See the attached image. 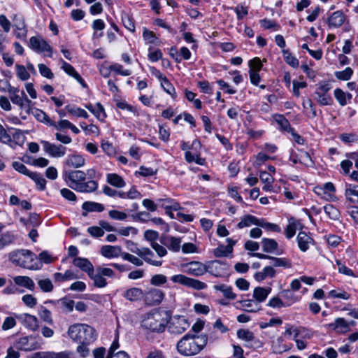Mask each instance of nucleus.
Instances as JSON below:
<instances>
[{
  "instance_id": "1",
  "label": "nucleus",
  "mask_w": 358,
  "mask_h": 358,
  "mask_svg": "<svg viewBox=\"0 0 358 358\" xmlns=\"http://www.w3.org/2000/svg\"><path fill=\"white\" fill-rule=\"evenodd\" d=\"M208 343V335L201 334L185 335L177 343L178 352L186 357L193 356L199 353Z\"/></svg>"
},
{
  "instance_id": "2",
  "label": "nucleus",
  "mask_w": 358,
  "mask_h": 358,
  "mask_svg": "<svg viewBox=\"0 0 358 358\" xmlns=\"http://www.w3.org/2000/svg\"><path fill=\"white\" fill-rule=\"evenodd\" d=\"M65 181L69 187L80 192H93L98 188V183L94 180L85 182L86 173L82 171H71L65 173Z\"/></svg>"
},
{
  "instance_id": "3",
  "label": "nucleus",
  "mask_w": 358,
  "mask_h": 358,
  "mask_svg": "<svg viewBox=\"0 0 358 358\" xmlns=\"http://www.w3.org/2000/svg\"><path fill=\"white\" fill-rule=\"evenodd\" d=\"M170 319L168 311L153 310L146 314L141 326L153 332H163Z\"/></svg>"
},
{
  "instance_id": "4",
  "label": "nucleus",
  "mask_w": 358,
  "mask_h": 358,
  "mask_svg": "<svg viewBox=\"0 0 358 358\" xmlns=\"http://www.w3.org/2000/svg\"><path fill=\"white\" fill-rule=\"evenodd\" d=\"M68 335L77 343H91L96 338V331L93 327L80 323L71 325L68 329Z\"/></svg>"
},
{
  "instance_id": "5",
  "label": "nucleus",
  "mask_w": 358,
  "mask_h": 358,
  "mask_svg": "<svg viewBox=\"0 0 358 358\" xmlns=\"http://www.w3.org/2000/svg\"><path fill=\"white\" fill-rule=\"evenodd\" d=\"M37 259L36 255L29 250L20 249L10 252L8 254V259L15 266L29 269H39L34 261Z\"/></svg>"
},
{
  "instance_id": "6",
  "label": "nucleus",
  "mask_w": 358,
  "mask_h": 358,
  "mask_svg": "<svg viewBox=\"0 0 358 358\" xmlns=\"http://www.w3.org/2000/svg\"><path fill=\"white\" fill-rule=\"evenodd\" d=\"M41 341L38 336H24L16 341L15 346L20 350L31 351L41 348Z\"/></svg>"
},
{
  "instance_id": "7",
  "label": "nucleus",
  "mask_w": 358,
  "mask_h": 358,
  "mask_svg": "<svg viewBox=\"0 0 358 358\" xmlns=\"http://www.w3.org/2000/svg\"><path fill=\"white\" fill-rule=\"evenodd\" d=\"M170 320L169 331L171 334H181L189 327L187 319L183 315H175Z\"/></svg>"
},
{
  "instance_id": "8",
  "label": "nucleus",
  "mask_w": 358,
  "mask_h": 358,
  "mask_svg": "<svg viewBox=\"0 0 358 358\" xmlns=\"http://www.w3.org/2000/svg\"><path fill=\"white\" fill-rule=\"evenodd\" d=\"M229 265L220 260L209 261L206 263L207 272L215 277H224L229 270Z\"/></svg>"
},
{
  "instance_id": "9",
  "label": "nucleus",
  "mask_w": 358,
  "mask_h": 358,
  "mask_svg": "<svg viewBox=\"0 0 358 358\" xmlns=\"http://www.w3.org/2000/svg\"><path fill=\"white\" fill-rule=\"evenodd\" d=\"M29 46L35 52L38 53L48 52V57H52V48L50 45L39 36H32L29 39Z\"/></svg>"
},
{
  "instance_id": "10",
  "label": "nucleus",
  "mask_w": 358,
  "mask_h": 358,
  "mask_svg": "<svg viewBox=\"0 0 358 358\" xmlns=\"http://www.w3.org/2000/svg\"><path fill=\"white\" fill-rule=\"evenodd\" d=\"M250 256L255 257L262 259H270L273 262V265L275 267H284L288 268L292 267L291 261L287 258L275 257L268 255L258 252L251 253Z\"/></svg>"
},
{
  "instance_id": "11",
  "label": "nucleus",
  "mask_w": 358,
  "mask_h": 358,
  "mask_svg": "<svg viewBox=\"0 0 358 358\" xmlns=\"http://www.w3.org/2000/svg\"><path fill=\"white\" fill-rule=\"evenodd\" d=\"M261 245L264 252L275 255H280L284 253V250L280 248L278 242L273 238H263Z\"/></svg>"
},
{
  "instance_id": "12",
  "label": "nucleus",
  "mask_w": 358,
  "mask_h": 358,
  "mask_svg": "<svg viewBox=\"0 0 358 358\" xmlns=\"http://www.w3.org/2000/svg\"><path fill=\"white\" fill-rule=\"evenodd\" d=\"M144 298L147 305L157 306L164 299V294L160 289L152 288L144 294Z\"/></svg>"
},
{
  "instance_id": "13",
  "label": "nucleus",
  "mask_w": 358,
  "mask_h": 358,
  "mask_svg": "<svg viewBox=\"0 0 358 358\" xmlns=\"http://www.w3.org/2000/svg\"><path fill=\"white\" fill-rule=\"evenodd\" d=\"M131 252L136 254L138 256L143 258L145 262L152 266H160L162 264V261H157L152 259L155 255L148 248H136V250H131Z\"/></svg>"
},
{
  "instance_id": "14",
  "label": "nucleus",
  "mask_w": 358,
  "mask_h": 358,
  "mask_svg": "<svg viewBox=\"0 0 358 358\" xmlns=\"http://www.w3.org/2000/svg\"><path fill=\"white\" fill-rule=\"evenodd\" d=\"M41 143L45 152L53 157H61L66 154V148L62 145L52 144L46 141H42Z\"/></svg>"
},
{
  "instance_id": "15",
  "label": "nucleus",
  "mask_w": 358,
  "mask_h": 358,
  "mask_svg": "<svg viewBox=\"0 0 358 358\" xmlns=\"http://www.w3.org/2000/svg\"><path fill=\"white\" fill-rule=\"evenodd\" d=\"M324 327L339 334H345L350 331V324L343 317L336 318L334 322L325 324Z\"/></svg>"
},
{
  "instance_id": "16",
  "label": "nucleus",
  "mask_w": 358,
  "mask_h": 358,
  "mask_svg": "<svg viewBox=\"0 0 358 358\" xmlns=\"http://www.w3.org/2000/svg\"><path fill=\"white\" fill-rule=\"evenodd\" d=\"M160 243L167 247L169 250L177 252L180 250L181 240L170 236H162L160 238Z\"/></svg>"
},
{
  "instance_id": "17",
  "label": "nucleus",
  "mask_w": 358,
  "mask_h": 358,
  "mask_svg": "<svg viewBox=\"0 0 358 358\" xmlns=\"http://www.w3.org/2000/svg\"><path fill=\"white\" fill-rule=\"evenodd\" d=\"M207 272L206 264L199 262H192L187 265V273L194 276H200Z\"/></svg>"
},
{
  "instance_id": "18",
  "label": "nucleus",
  "mask_w": 358,
  "mask_h": 358,
  "mask_svg": "<svg viewBox=\"0 0 358 358\" xmlns=\"http://www.w3.org/2000/svg\"><path fill=\"white\" fill-rule=\"evenodd\" d=\"M345 21V15L341 10L334 12L327 19V23L329 27L338 28L341 27Z\"/></svg>"
},
{
  "instance_id": "19",
  "label": "nucleus",
  "mask_w": 358,
  "mask_h": 358,
  "mask_svg": "<svg viewBox=\"0 0 358 358\" xmlns=\"http://www.w3.org/2000/svg\"><path fill=\"white\" fill-rule=\"evenodd\" d=\"M296 239L299 248L302 252L307 251L309 245L314 243V240L305 231H300Z\"/></svg>"
},
{
  "instance_id": "20",
  "label": "nucleus",
  "mask_w": 358,
  "mask_h": 358,
  "mask_svg": "<svg viewBox=\"0 0 358 358\" xmlns=\"http://www.w3.org/2000/svg\"><path fill=\"white\" fill-rule=\"evenodd\" d=\"M122 296L131 302H134L141 299L144 296V292L141 288L131 287L127 289Z\"/></svg>"
},
{
  "instance_id": "21",
  "label": "nucleus",
  "mask_w": 358,
  "mask_h": 358,
  "mask_svg": "<svg viewBox=\"0 0 358 358\" xmlns=\"http://www.w3.org/2000/svg\"><path fill=\"white\" fill-rule=\"evenodd\" d=\"M17 239V236L13 231H7L0 234V250L13 244Z\"/></svg>"
},
{
  "instance_id": "22",
  "label": "nucleus",
  "mask_w": 358,
  "mask_h": 358,
  "mask_svg": "<svg viewBox=\"0 0 358 358\" xmlns=\"http://www.w3.org/2000/svg\"><path fill=\"white\" fill-rule=\"evenodd\" d=\"M252 224L263 226V219L259 220L255 216L246 215L241 218V221L237 224V227L238 229H243L244 227H250Z\"/></svg>"
},
{
  "instance_id": "23",
  "label": "nucleus",
  "mask_w": 358,
  "mask_h": 358,
  "mask_svg": "<svg viewBox=\"0 0 358 358\" xmlns=\"http://www.w3.org/2000/svg\"><path fill=\"white\" fill-rule=\"evenodd\" d=\"M73 264L74 266L80 268L83 271H85L87 273V275H92V271H94V266L86 258L83 257H76Z\"/></svg>"
},
{
  "instance_id": "24",
  "label": "nucleus",
  "mask_w": 358,
  "mask_h": 358,
  "mask_svg": "<svg viewBox=\"0 0 358 358\" xmlns=\"http://www.w3.org/2000/svg\"><path fill=\"white\" fill-rule=\"evenodd\" d=\"M122 250L117 245H103L101 248V254L107 258L122 257Z\"/></svg>"
},
{
  "instance_id": "25",
  "label": "nucleus",
  "mask_w": 358,
  "mask_h": 358,
  "mask_svg": "<svg viewBox=\"0 0 358 358\" xmlns=\"http://www.w3.org/2000/svg\"><path fill=\"white\" fill-rule=\"evenodd\" d=\"M22 322L23 324L28 329L31 330L37 329L38 325V319L36 316L29 315V314H24L19 317H17Z\"/></svg>"
},
{
  "instance_id": "26",
  "label": "nucleus",
  "mask_w": 358,
  "mask_h": 358,
  "mask_svg": "<svg viewBox=\"0 0 358 358\" xmlns=\"http://www.w3.org/2000/svg\"><path fill=\"white\" fill-rule=\"evenodd\" d=\"M13 280L16 285L24 287L29 290L34 291L35 289L34 282L28 276H16L13 278Z\"/></svg>"
},
{
  "instance_id": "27",
  "label": "nucleus",
  "mask_w": 358,
  "mask_h": 358,
  "mask_svg": "<svg viewBox=\"0 0 358 358\" xmlns=\"http://www.w3.org/2000/svg\"><path fill=\"white\" fill-rule=\"evenodd\" d=\"M275 275V269L271 266H267L264 267L262 271L257 272L255 274L254 278L257 281L261 282L268 277L273 278Z\"/></svg>"
},
{
  "instance_id": "28",
  "label": "nucleus",
  "mask_w": 358,
  "mask_h": 358,
  "mask_svg": "<svg viewBox=\"0 0 358 358\" xmlns=\"http://www.w3.org/2000/svg\"><path fill=\"white\" fill-rule=\"evenodd\" d=\"M40 358H74L73 353L69 351H63L60 352H46L38 353Z\"/></svg>"
},
{
  "instance_id": "29",
  "label": "nucleus",
  "mask_w": 358,
  "mask_h": 358,
  "mask_svg": "<svg viewBox=\"0 0 358 358\" xmlns=\"http://www.w3.org/2000/svg\"><path fill=\"white\" fill-rule=\"evenodd\" d=\"M107 182L117 188L124 187L126 185L123 178L117 173H108L106 176Z\"/></svg>"
},
{
  "instance_id": "30",
  "label": "nucleus",
  "mask_w": 358,
  "mask_h": 358,
  "mask_svg": "<svg viewBox=\"0 0 358 358\" xmlns=\"http://www.w3.org/2000/svg\"><path fill=\"white\" fill-rule=\"evenodd\" d=\"M271 289V288H265L262 287H257L255 288L253 292V297L255 300L259 302H263L266 300L267 296H268Z\"/></svg>"
},
{
  "instance_id": "31",
  "label": "nucleus",
  "mask_w": 358,
  "mask_h": 358,
  "mask_svg": "<svg viewBox=\"0 0 358 358\" xmlns=\"http://www.w3.org/2000/svg\"><path fill=\"white\" fill-rule=\"evenodd\" d=\"M280 295L285 300L284 303L286 304V307L290 306L299 300V297L289 289L282 290Z\"/></svg>"
},
{
  "instance_id": "32",
  "label": "nucleus",
  "mask_w": 358,
  "mask_h": 358,
  "mask_svg": "<svg viewBox=\"0 0 358 358\" xmlns=\"http://www.w3.org/2000/svg\"><path fill=\"white\" fill-rule=\"evenodd\" d=\"M82 208L86 212H102L105 209L103 204L94 201L84 202L82 205Z\"/></svg>"
},
{
  "instance_id": "33",
  "label": "nucleus",
  "mask_w": 358,
  "mask_h": 358,
  "mask_svg": "<svg viewBox=\"0 0 358 358\" xmlns=\"http://www.w3.org/2000/svg\"><path fill=\"white\" fill-rule=\"evenodd\" d=\"M85 160L81 156L78 155H71L66 159V164L74 168H80L85 165Z\"/></svg>"
},
{
  "instance_id": "34",
  "label": "nucleus",
  "mask_w": 358,
  "mask_h": 358,
  "mask_svg": "<svg viewBox=\"0 0 358 358\" xmlns=\"http://www.w3.org/2000/svg\"><path fill=\"white\" fill-rule=\"evenodd\" d=\"M275 122L279 124L280 129L287 132L292 131L293 128L291 127L289 122L282 115H276L274 117Z\"/></svg>"
},
{
  "instance_id": "35",
  "label": "nucleus",
  "mask_w": 358,
  "mask_h": 358,
  "mask_svg": "<svg viewBox=\"0 0 358 358\" xmlns=\"http://www.w3.org/2000/svg\"><path fill=\"white\" fill-rule=\"evenodd\" d=\"M214 289L222 292L224 296L228 299H235L236 294L233 292L232 288L226 285H217L214 286Z\"/></svg>"
},
{
  "instance_id": "36",
  "label": "nucleus",
  "mask_w": 358,
  "mask_h": 358,
  "mask_svg": "<svg viewBox=\"0 0 358 358\" xmlns=\"http://www.w3.org/2000/svg\"><path fill=\"white\" fill-rule=\"evenodd\" d=\"M77 275L71 270H66L64 273H55L54 278L55 281L63 282L65 280L76 279Z\"/></svg>"
},
{
  "instance_id": "37",
  "label": "nucleus",
  "mask_w": 358,
  "mask_h": 358,
  "mask_svg": "<svg viewBox=\"0 0 358 358\" xmlns=\"http://www.w3.org/2000/svg\"><path fill=\"white\" fill-rule=\"evenodd\" d=\"M89 277L94 280V285L95 287L102 288L107 285L106 278L96 271V273H94V271H92V275H89Z\"/></svg>"
},
{
  "instance_id": "38",
  "label": "nucleus",
  "mask_w": 358,
  "mask_h": 358,
  "mask_svg": "<svg viewBox=\"0 0 358 358\" xmlns=\"http://www.w3.org/2000/svg\"><path fill=\"white\" fill-rule=\"evenodd\" d=\"M282 55L285 62L293 68H297L299 62L297 58L292 55L289 50H282Z\"/></svg>"
},
{
  "instance_id": "39",
  "label": "nucleus",
  "mask_w": 358,
  "mask_h": 358,
  "mask_svg": "<svg viewBox=\"0 0 358 358\" xmlns=\"http://www.w3.org/2000/svg\"><path fill=\"white\" fill-rule=\"evenodd\" d=\"M29 177L36 182L39 190L43 191L45 189L46 180L42 175L36 172H32Z\"/></svg>"
},
{
  "instance_id": "40",
  "label": "nucleus",
  "mask_w": 358,
  "mask_h": 358,
  "mask_svg": "<svg viewBox=\"0 0 358 358\" xmlns=\"http://www.w3.org/2000/svg\"><path fill=\"white\" fill-rule=\"evenodd\" d=\"M316 95V100L320 106H330L332 105L334 101L330 94L323 93L315 94Z\"/></svg>"
},
{
  "instance_id": "41",
  "label": "nucleus",
  "mask_w": 358,
  "mask_h": 358,
  "mask_svg": "<svg viewBox=\"0 0 358 358\" xmlns=\"http://www.w3.org/2000/svg\"><path fill=\"white\" fill-rule=\"evenodd\" d=\"M324 212L329 217L334 220H337L340 217L339 210L331 204H328L324 207Z\"/></svg>"
},
{
  "instance_id": "42",
  "label": "nucleus",
  "mask_w": 358,
  "mask_h": 358,
  "mask_svg": "<svg viewBox=\"0 0 358 358\" xmlns=\"http://www.w3.org/2000/svg\"><path fill=\"white\" fill-rule=\"evenodd\" d=\"M21 94L24 96V99L17 106L21 110H24L27 114H29L33 103L28 99L27 94L23 90L21 91Z\"/></svg>"
},
{
  "instance_id": "43",
  "label": "nucleus",
  "mask_w": 358,
  "mask_h": 358,
  "mask_svg": "<svg viewBox=\"0 0 358 358\" xmlns=\"http://www.w3.org/2000/svg\"><path fill=\"white\" fill-rule=\"evenodd\" d=\"M353 74V70L350 67L345 68L343 71L335 72V76L341 80H348Z\"/></svg>"
},
{
  "instance_id": "44",
  "label": "nucleus",
  "mask_w": 358,
  "mask_h": 358,
  "mask_svg": "<svg viewBox=\"0 0 358 358\" xmlns=\"http://www.w3.org/2000/svg\"><path fill=\"white\" fill-rule=\"evenodd\" d=\"M57 303L61 306L65 311L71 312L73 310L75 305L74 301L68 299L66 298H62L57 301Z\"/></svg>"
},
{
  "instance_id": "45",
  "label": "nucleus",
  "mask_w": 358,
  "mask_h": 358,
  "mask_svg": "<svg viewBox=\"0 0 358 358\" xmlns=\"http://www.w3.org/2000/svg\"><path fill=\"white\" fill-rule=\"evenodd\" d=\"M300 225L299 222H289V224L285 229V236L287 238H292L296 234V231L298 229V226Z\"/></svg>"
},
{
  "instance_id": "46",
  "label": "nucleus",
  "mask_w": 358,
  "mask_h": 358,
  "mask_svg": "<svg viewBox=\"0 0 358 358\" xmlns=\"http://www.w3.org/2000/svg\"><path fill=\"white\" fill-rule=\"evenodd\" d=\"M187 286L189 287L194 288L196 290H202L206 288L207 285L206 283L194 278H188Z\"/></svg>"
},
{
  "instance_id": "47",
  "label": "nucleus",
  "mask_w": 358,
  "mask_h": 358,
  "mask_svg": "<svg viewBox=\"0 0 358 358\" xmlns=\"http://www.w3.org/2000/svg\"><path fill=\"white\" fill-rule=\"evenodd\" d=\"M40 289L44 292H50L53 289V285L49 278L41 279L38 281Z\"/></svg>"
},
{
  "instance_id": "48",
  "label": "nucleus",
  "mask_w": 358,
  "mask_h": 358,
  "mask_svg": "<svg viewBox=\"0 0 358 358\" xmlns=\"http://www.w3.org/2000/svg\"><path fill=\"white\" fill-rule=\"evenodd\" d=\"M161 85L166 92L171 95L173 99L176 97V90L167 78H164V80L161 82Z\"/></svg>"
},
{
  "instance_id": "49",
  "label": "nucleus",
  "mask_w": 358,
  "mask_h": 358,
  "mask_svg": "<svg viewBox=\"0 0 358 358\" xmlns=\"http://www.w3.org/2000/svg\"><path fill=\"white\" fill-rule=\"evenodd\" d=\"M66 108L67 109L69 113L76 117H81L85 119L88 118L89 117L87 113L84 109L80 108L71 107L70 106H67Z\"/></svg>"
},
{
  "instance_id": "50",
  "label": "nucleus",
  "mask_w": 358,
  "mask_h": 358,
  "mask_svg": "<svg viewBox=\"0 0 358 358\" xmlns=\"http://www.w3.org/2000/svg\"><path fill=\"white\" fill-rule=\"evenodd\" d=\"M299 157H300V164H304L305 166H306L308 167H310L314 165V162L312 160V159L308 152L300 150Z\"/></svg>"
},
{
  "instance_id": "51",
  "label": "nucleus",
  "mask_w": 358,
  "mask_h": 358,
  "mask_svg": "<svg viewBox=\"0 0 358 358\" xmlns=\"http://www.w3.org/2000/svg\"><path fill=\"white\" fill-rule=\"evenodd\" d=\"M33 114L38 120L42 122H45L50 125V123H52V121L49 118L48 115L40 109H35L34 111H33Z\"/></svg>"
},
{
  "instance_id": "52",
  "label": "nucleus",
  "mask_w": 358,
  "mask_h": 358,
  "mask_svg": "<svg viewBox=\"0 0 358 358\" xmlns=\"http://www.w3.org/2000/svg\"><path fill=\"white\" fill-rule=\"evenodd\" d=\"M122 257L123 259L129 261L137 266H141L143 264V261L142 259L127 252H123L122 254Z\"/></svg>"
},
{
  "instance_id": "53",
  "label": "nucleus",
  "mask_w": 358,
  "mask_h": 358,
  "mask_svg": "<svg viewBox=\"0 0 358 358\" xmlns=\"http://www.w3.org/2000/svg\"><path fill=\"white\" fill-rule=\"evenodd\" d=\"M237 336L238 338L245 341H251L255 338L254 334L248 329H241L237 331Z\"/></svg>"
},
{
  "instance_id": "54",
  "label": "nucleus",
  "mask_w": 358,
  "mask_h": 358,
  "mask_svg": "<svg viewBox=\"0 0 358 358\" xmlns=\"http://www.w3.org/2000/svg\"><path fill=\"white\" fill-rule=\"evenodd\" d=\"M124 27L131 32L135 31V24L133 18L129 15H124L122 17Z\"/></svg>"
},
{
  "instance_id": "55",
  "label": "nucleus",
  "mask_w": 358,
  "mask_h": 358,
  "mask_svg": "<svg viewBox=\"0 0 358 358\" xmlns=\"http://www.w3.org/2000/svg\"><path fill=\"white\" fill-rule=\"evenodd\" d=\"M334 96L341 106L347 104L345 92L341 88H336L334 90Z\"/></svg>"
},
{
  "instance_id": "56",
  "label": "nucleus",
  "mask_w": 358,
  "mask_h": 358,
  "mask_svg": "<svg viewBox=\"0 0 358 358\" xmlns=\"http://www.w3.org/2000/svg\"><path fill=\"white\" fill-rule=\"evenodd\" d=\"M345 194L347 200L350 203H358V196L357 194L354 193L353 189L351 188V184L347 185Z\"/></svg>"
},
{
  "instance_id": "57",
  "label": "nucleus",
  "mask_w": 358,
  "mask_h": 358,
  "mask_svg": "<svg viewBox=\"0 0 358 358\" xmlns=\"http://www.w3.org/2000/svg\"><path fill=\"white\" fill-rule=\"evenodd\" d=\"M167 282L166 277L163 274H156L152 276L150 284L155 286H160Z\"/></svg>"
},
{
  "instance_id": "58",
  "label": "nucleus",
  "mask_w": 358,
  "mask_h": 358,
  "mask_svg": "<svg viewBox=\"0 0 358 358\" xmlns=\"http://www.w3.org/2000/svg\"><path fill=\"white\" fill-rule=\"evenodd\" d=\"M39 316L44 322L48 324H52L53 322L51 312L43 306H41L39 310Z\"/></svg>"
},
{
  "instance_id": "59",
  "label": "nucleus",
  "mask_w": 358,
  "mask_h": 358,
  "mask_svg": "<svg viewBox=\"0 0 358 358\" xmlns=\"http://www.w3.org/2000/svg\"><path fill=\"white\" fill-rule=\"evenodd\" d=\"M248 65L250 71H253L255 72H259L263 66L261 59L259 57H255L252 59H250L248 62Z\"/></svg>"
},
{
  "instance_id": "60",
  "label": "nucleus",
  "mask_w": 358,
  "mask_h": 358,
  "mask_svg": "<svg viewBox=\"0 0 358 358\" xmlns=\"http://www.w3.org/2000/svg\"><path fill=\"white\" fill-rule=\"evenodd\" d=\"M17 76L22 80H27L30 78V75L22 65H16Z\"/></svg>"
},
{
  "instance_id": "61",
  "label": "nucleus",
  "mask_w": 358,
  "mask_h": 358,
  "mask_svg": "<svg viewBox=\"0 0 358 358\" xmlns=\"http://www.w3.org/2000/svg\"><path fill=\"white\" fill-rule=\"evenodd\" d=\"M38 67L39 72L42 76L45 77L48 79H52L54 78V74L52 72L51 69L46 66L45 64H39Z\"/></svg>"
},
{
  "instance_id": "62",
  "label": "nucleus",
  "mask_w": 358,
  "mask_h": 358,
  "mask_svg": "<svg viewBox=\"0 0 358 358\" xmlns=\"http://www.w3.org/2000/svg\"><path fill=\"white\" fill-rule=\"evenodd\" d=\"M12 166L15 170L25 176H29V175L32 173L29 171L27 168L21 162H13Z\"/></svg>"
},
{
  "instance_id": "63",
  "label": "nucleus",
  "mask_w": 358,
  "mask_h": 358,
  "mask_svg": "<svg viewBox=\"0 0 358 358\" xmlns=\"http://www.w3.org/2000/svg\"><path fill=\"white\" fill-rule=\"evenodd\" d=\"M13 27L17 30L24 31L25 23L23 17L21 15H15L13 17Z\"/></svg>"
},
{
  "instance_id": "64",
  "label": "nucleus",
  "mask_w": 358,
  "mask_h": 358,
  "mask_svg": "<svg viewBox=\"0 0 358 358\" xmlns=\"http://www.w3.org/2000/svg\"><path fill=\"white\" fill-rule=\"evenodd\" d=\"M61 195L69 201H76V195L74 192L67 188H63L60 190Z\"/></svg>"
}]
</instances>
